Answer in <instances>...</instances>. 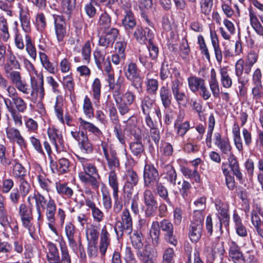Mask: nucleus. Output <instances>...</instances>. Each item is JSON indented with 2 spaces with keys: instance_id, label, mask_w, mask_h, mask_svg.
Returning <instances> with one entry per match:
<instances>
[{
  "instance_id": "1",
  "label": "nucleus",
  "mask_w": 263,
  "mask_h": 263,
  "mask_svg": "<svg viewBox=\"0 0 263 263\" xmlns=\"http://www.w3.org/2000/svg\"><path fill=\"white\" fill-rule=\"evenodd\" d=\"M61 257L57 246L51 242L47 246L46 257L49 263H71V257L65 245H60Z\"/></svg>"
},
{
  "instance_id": "2",
  "label": "nucleus",
  "mask_w": 263,
  "mask_h": 263,
  "mask_svg": "<svg viewBox=\"0 0 263 263\" xmlns=\"http://www.w3.org/2000/svg\"><path fill=\"white\" fill-rule=\"evenodd\" d=\"M114 228L118 237H121L125 234H131L133 231V219L127 209L123 210L121 219L116 222Z\"/></svg>"
},
{
  "instance_id": "3",
  "label": "nucleus",
  "mask_w": 263,
  "mask_h": 263,
  "mask_svg": "<svg viewBox=\"0 0 263 263\" xmlns=\"http://www.w3.org/2000/svg\"><path fill=\"white\" fill-rule=\"evenodd\" d=\"M101 146L108 168L110 170V171H115L120 166V162L117 157L116 151L111 144L105 141H101Z\"/></svg>"
},
{
  "instance_id": "4",
  "label": "nucleus",
  "mask_w": 263,
  "mask_h": 263,
  "mask_svg": "<svg viewBox=\"0 0 263 263\" xmlns=\"http://www.w3.org/2000/svg\"><path fill=\"white\" fill-rule=\"evenodd\" d=\"M175 79L171 83V90L173 97L178 105H183L187 100V96L185 92L181 90L182 85V78L180 72L175 70Z\"/></svg>"
},
{
  "instance_id": "5",
  "label": "nucleus",
  "mask_w": 263,
  "mask_h": 263,
  "mask_svg": "<svg viewBox=\"0 0 263 263\" xmlns=\"http://www.w3.org/2000/svg\"><path fill=\"white\" fill-rule=\"evenodd\" d=\"M140 72L137 64L133 62H130L125 69L126 78L130 82L132 86L137 89L141 88L142 84Z\"/></svg>"
},
{
  "instance_id": "6",
  "label": "nucleus",
  "mask_w": 263,
  "mask_h": 263,
  "mask_svg": "<svg viewBox=\"0 0 263 263\" xmlns=\"http://www.w3.org/2000/svg\"><path fill=\"white\" fill-rule=\"evenodd\" d=\"M6 77L15 85L16 89L24 95H28L30 89L25 80H22L21 73L18 71L11 70L5 72Z\"/></svg>"
},
{
  "instance_id": "7",
  "label": "nucleus",
  "mask_w": 263,
  "mask_h": 263,
  "mask_svg": "<svg viewBox=\"0 0 263 263\" xmlns=\"http://www.w3.org/2000/svg\"><path fill=\"white\" fill-rule=\"evenodd\" d=\"M18 214L21 218L22 224L26 228L33 237V231L32 230V221L33 220L32 208L27 205L25 203H21L18 208Z\"/></svg>"
},
{
  "instance_id": "8",
  "label": "nucleus",
  "mask_w": 263,
  "mask_h": 263,
  "mask_svg": "<svg viewBox=\"0 0 263 263\" xmlns=\"http://www.w3.org/2000/svg\"><path fill=\"white\" fill-rule=\"evenodd\" d=\"M72 137L78 142L81 150L86 153H91L93 151L92 144L89 141L86 132L71 131L70 132Z\"/></svg>"
},
{
  "instance_id": "9",
  "label": "nucleus",
  "mask_w": 263,
  "mask_h": 263,
  "mask_svg": "<svg viewBox=\"0 0 263 263\" xmlns=\"http://www.w3.org/2000/svg\"><path fill=\"white\" fill-rule=\"evenodd\" d=\"M44 210L45 211V216L49 229L56 235H58V231L55 227V215L57 211V204L54 199L49 197L46 206L43 210Z\"/></svg>"
},
{
  "instance_id": "10",
  "label": "nucleus",
  "mask_w": 263,
  "mask_h": 263,
  "mask_svg": "<svg viewBox=\"0 0 263 263\" xmlns=\"http://www.w3.org/2000/svg\"><path fill=\"white\" fill-rule=\"evenodd\" d=\"M158 226L160 230L164 232V239L168 243L176 246L178 240L174 233V227L172 223L168 219H164L158 222Z\"/></svg>"
},
{
  "instance_id": "11",
  "label": "nucleus",
  "mask_w": 263,
  "mask_h": 263,
  "mask_svg": "<svg viewBox=\"0 0 263 263\" xmlns=\"http://www.w3.org/2000/svg\"><path fill=\"white\" fill-rule=\"evenodd\" d=\"M216 207L220 216H219L218 222L215 224V229L216 231H219L221 234L223 233L222 224L226 228L229 226L230 217L228 214V207L227 205L221 203H216Z\"/></svg>"
},
{
  "instance_id": "12",
  "label": "nucleus",
  "mask_w": 263,
  "mask_h": 263,
  "mask_svg": "<svg viewBox=\"0 0 263 263\" xmlns=\"http://www.w3.org/2000/svg\"><path fill=\"white\" fill-rule=\"evenodd\" d=\"M144 203L146 206L145 211L147 217L154 215L157 208V202L155 199L152 191L149 189L145 190L143 194Z\"/></svg>"
},
{
  "instance_id": "13",
  "label": "nucleus",
  "mask_w": 263,
  "mask_h": 263,
  "mask_svg": "<svg viewBox=\"0 0 263 263\" xmlns=\"http://www.w3.org/2000/svg\"><path fill=\"white\" fill-rule=\"evenodd\" d=\"M119 31L115 28L108 30H103V33L99 37V45L107 48L111 47L116 40Z\"/></svg>"
},
{
  "instance_id": "14",
  "label": "nucleus",
  "mask_w": 263,
  "mask_h": 263,
  "mask_svg": "<svg viewBox=\"0 0 263 263\" xmlns=\"http://www.w3.org/2000/svg\"><path fill=\"white\" fill-rule=\"evenodd\" d=\"M143 179L144 185L149 187L159 181L158 172L153 165L145 164L144 169Z\"/></svg>"
},
{
  "instance_id": "15",
  "label": "nucleus",
  "mask_w": 263,
  "mask_h": 263,
  "mask_svg": "<svg viewBox=\"0 0 263 263\" xmlns=\"http://www.w3.org/2000/svg\"><path fill=\"white\" fill-rule=\"evenodd\" d=\"M124 178L126 180L124 186V192L128 196L131 195L133 187L137 185L139 179L137 173L133 170H128L126 171Z\"/></svg>"
},
{
  "instance_id": "16",
  "label": "nucleus",
  "mask_w": 263,
  "mask_h": 263,
  "mask_svg": "<svg viewBox=\"0 0 263 263\" xmlns=\"http://www.w3.org/2000/svg\"><path fill=\"white\" fill-rule=\"evenodd\" d=\"M53 17L57 40L59 42H63L67 35L66 24L64 17L62 15H54Z\"/></svg>"
},
{
  "instance_id": "17",
  "label": "nucleus",
  "mask_w": 263,
  "mask_h": 263,
  "mask_svg": "<svg viewBox=\"0 0 263 263\" xmlns=\"http://www.w3.org/2000/svg\"><path fill=\"white\" fill-rule=\"evenodd\" d=\"M214 144L220 149L222 155L227 156L233 154L232 152V146L229 139H222L221 135L219 133L216 132L214 135Z\"/></svg>"
},
{
  "instance_id": "18",
  "label": "nucleus",
  "mask_w": 263,
  "mask_h": 263,
  "mask_svg": "<svg viewBox=\"0 0 263 263\" xmlns=\"http://www.w3.org/2000/svg\"><path fill=\"white\" fill-rule=\"evenodd\" d=\"M4 103L7 110H15V111L25 112L27 109V102L20 96L15 99L9 100L8 98L4 99Z\"/></svg>"
},
{
  "instance_id": "19",
  "label": "nucleus",
  "mask_w": 263,
  "mask_h": 263,
  "mask_svg": "<svg viewBox=\"0 0 263 263\" xmlns=\"http://www.w3.org/2000/svg\"><path fill=\"white\" fill-rule=\"evenodd\" d=\"M229 259L234 263H245V259L239 246L234 241L229 245Z\"/></svg>"
},
{
  "instance_id": "20",
  "label": "nucleus",
  "mask_w": 263,
  "mask_h": 263,
  "mask_svg": "<svg viewBox=\"0 0 263 263\" xmlns=\"http://www.w3.org/2000/svg\"><path fill=\"white\" fill-rule=\"evenodd\" d=\"M19 8V18L23 30L28 33L31 31L30 16L29 9L27 6L21 4H18Z\"/></svg>"
},
{
  "instance_id": "21",
  "label": "nucleus",
  "mask_w": 263,
  "mask_h": 263,
  "mask_svg": "<svg viewBox=\"0 0 263 263\" xmlns=\"http://www.w3.org/2000/svg\"><path fill=\"white\" fill-rule=\"evenodd\" d=\"M134 36L136 40L141 44H146V41L152 40L153 37V33L152 30L148 27L143 29L140 26H137L134 32Z\"/></svg>"
},
{
  "instance_id": "22",
  "label": "nucleus",
  "mask_w": 263,
  "mask_h": 263,
  "mask_svg": "<svg viewBox=\"0 0 263 263\" xmlns=\"http://www.w3.org/2000/svg\"><path fill=\"white\" fill-rule=\"evenodd\" d=\"M47 133L49 139L57 151L61 147H63L64 140L61 132L54 127H49L48 129Z\"/></svg>"
},
{
  "instance_id": "23",
  "label": "nucleus",
  "mask_w": 263,
  "mask_h": 263,
  "mask_svg": "<svg viewBox=\"0 0 263 263\" xmlns=\"http://www.w3.org/2000/svg\"><path fill=\"white\" fill-rule=\"evenodd\" d=\"M85 205L91 210L92 217L95 221L100 222L104 219V213L99 208L96 206V203L90 198H85Z\"/></svg>"
},
{
  "instance_id": "24",
  "label": "nucleus",
  "mask_w": 263,
  "mask_h": 263,
  "mask_svg": "<svg viewBox=\"0 0 263 263\" xmlns=\"http://www.w3.org/2000/svg\"><path fill=\"white\" fill-rule=\"evenodd\" d=\"M175 70L180 72L179 70L176 67L172 68L171 65L165 60L161 64L160 69L159 76L162 81H165L167 78H170L171 79V82L175 79L174 75Z\"/></svg>"
},
{
  "instance_id": "25",
  "label": "nucleus",
  "mask_w": 263,
  "mask_h": 263,
  "mask_svg": "<svg viewBox=\"0 0 263 263\" xmlns=\"http://www.w3.org/2000/svg\"><path fill=\"white\" fill-rule=\"evenodd\" d=\"M65 232L68 239L69 247L74 252H77L78 250V246L74 239L76 232L74 226L71 222L67 223L65 225Z\"/></svg>"
},
{
  "instance_id": "26",
  "label": "nucleus",
  "mask_w": 263,
  "mask_h": 263,
  "mask_svg": "<svg viewBox=\"0 0 263 263\" xmlns=\"http://www.w3.org/2000/svg\"><path fill=\"white\" fill-rule=\"evenodd\" d=\"M110 243V236L107 230L106 226H104L101 231L99 250L102 256L106 254L107 249Z\"/></svg>"
},
{
  "instance_id": "27",
  "label": "nucleus",
  "mask_w": 263,
  "mask_h": 263,
  "mask_svg": "<svg viewBox=\"0 0 263 263\" xmlns=\"http://www.w3.org/2000/svg\"><path fill=\"white\" fill-rule=\"evenodd\" d=\"M5 197L0 193V224L4 228L9 226L10 217L6 209Z\"/></svg>"
},
{
  "instance_id": "28",
  "label": "nucleus",
  "mask_w": 263,
  "mask_h": 263,
  "mask_svg": "<svg viewBox=\"0 0 263 263\" xmlns=\"http://www.w3.org/2000/svg\"><path fill=\"white\" fill-rule=\"evenodd\" d=\"M159 97L161 103L165 109L170 107L172 100L171 92L168 88L167 85L162 86L159 91Z\"/></svg>"
},
{
  "instance_id": "29",
  "label": "nucleus",
  "mask_w": 263,
  "mask_h": 263,
  "mask_svg": "<svg viewBox=\"0 0 263 263\" xmlns=\"http://www.w3.org/2000/svg\"><path fill=\"white\" fill-rule=\"evenodd\" d=\"M33 199L35 200V208L37 213V219L40 221L43 218L42 211L46 206L48 200H46L45 197L39 192L33 194Z\"/></svg>"
},
{
  "instance_id": "30",
  "label": "nucleus",
  "mask_w": 263,
  "mask_h": 263,
  "mask_svg": "<svg viewBox=\"0 0 263 263\" xmlns=\"http://www.w3.org/2000/svg\"><path fill=\"white\" fill-rule=\"evenodd\" d=\"M203 224L191 223L189 236L192 242H197L201 238Z\"/></svg>"
},
{
  "instance_id": "31",
  "label": "nucleus",
  "mask_w": 263,
  "mask_h": 263,
  "mask_svg": "<svg viewBox=\"0 0 263 263\" xmlns=\"http://www.w3.org/2000/svg\"><path fill=\"white\" fill-rule=\"evenodd\" d=\"M233 221L236 234L241 237H246L248 235L247 228L243 224L240 217L235 212L233 214Z\"/></svg>"
},
{
  "instance_id": "32",
  "label": "nucleus",
  "mask_w": 263,
  "mask_h": 263,
  "mask_svg": "<svg viewBox=\"0 0 263 263\" xmlns=\"http://www.w3.org/2000/svg\"><path fill=\"white\" fill-rule=\"evenodd\" d=\"M78 121L79 123V129L81 128L82 129L87 130L97 137H99L102 135L101 130L92 123L87 122L82 118H79L78 119Z\"/></svg>"
},
{
  "instance_id": "33",
  "label": "nucleus",
  "mask_w": 263,
  "mask_h": 263,
  "mask_svg": "<svg viewBox=\"0 0 263 263\" xmlns=\"http://www.w3.org/2000/svg\"><path fill=\"white\" fill-rule=\"evenodd\" d=\"M155 100L145 95L141 98L140 108L143 114H151L154 108Z\"/></svg>"
},
{
  "instance_id": "34",
  "label": "nucleus",
  "mask_w": 263,
  "mask_h": 263,
  "mask_svg": "<svg viewBox=\"0 0 263 263\" xmlns=\"http://www.w3.org/2000/svg\"><path fill=\"white\" fill-rule=\"evenodd\" d=\"M53 165L50 166L52 171V172H54V170H55L58 173L60 174H64L67 172L69 171V167L70 165V162L69 160L65 158H60L58 162H56L53 160Z\"/></svg>"
},
{
  "instance_id": "35",
  "label": "nucleus",
  "mask_w": 263,
  "mask_h": 263,
  "mask_svg": "<svg viewBox=\"0 0 263 263\" xmlns=\"http://www.w3.org/2000/svg\"><path fill=\"white\" fill-rule=\"evenodd\" d=\"M210 37L216 61L219 63H221L222 60V53L219 46L218 39L216 32L211 31Z\"/></svg>"
},
{
  "instance_id": "36",
  "label": "nucleus",
  "mask_w": 263,
  "mask_h": 263,
  "mask_svg": "<svg viewBox=\"0 0 263 263\" xmlns=\"http://www.w3.org/2000/svg\"><path fill=\"white\" fill-rule=\"evenodd\" d=\"M7 138L11 141H16L20 146L25 144V140L21 136L18 129L14 127H10L6 130Z\"/></svg>"
},
{
  "instance_id": "37",
  "label": "nucleus",
  "mask_w": 263,
  "mask_h": 263,
  "mask_svg": "<svg viewBox=\"0 0 263 263\" xmlns=\"http://www.w3.org/2000/svg\"><path fill=\"white\" fill-rule=\"evenodd\" d=\"M79 177L82 182L90 184L92 189L95 190H98L100 184L99 175L89 177L87 175H83V173H81L79 174Z\"/></svg>"
},
{
  "instance_id": "38",
  "label": "nucleus",
  "mask_w": 263,
  "mask_h": 263,
  "mask_svg": "<svg viewBox=\"0 0 263 263\" xmlns=\"http://www.w3.org/2000/svg\"><path fill=\"white\" fill-rule=\"evenodd\" d=\"M113 97L114 99H120L121 102L131 105L135 101L136 96L133 92L130 91H127L124 94L121 95L120 90H118L114 91Z\"/></svg>"
},
{
  "instance_id": "39",
  "label": "nucleus",
  "mask_w": 263,
  "mask_h": 263,
  "mask_svg": "<svg viewBox=\"0 0 263 263\" xmlns=\"http://www.w3.org/2000/svg\"><path fill=\"white\" fill-rule=\"evenodd\" d=\"M232 135L235 146L239 152L243 149L242 140L240 136V128L237 123H234L232 127Z\"/></svg>"
},
{
  "instance_id": "40",
  "label": "nucleus",
  "mask_w": 263,
  "mask_h": 263,
  "mask_svg": "<svg viewBox=\"0 0 263 263\" xmlns=\"http://www.w3.org/2000/svg\"><path fill=\"white\" fill-rule=\"evenodd\" d=\"M180 171L185 177L193 180L196 183L201 182L200 175L197 168H195L194 170H192L187 167L182 166Z\"/></svg>"
},
{
  "instance_id": "41",
  "label": "nucleus",
  "mask_w": 263,
  "mask_h": 263,
  "mask_svg": "<svg viewBox=\"0 0 263 263\" xmlns=\"http://www.w3.org/2000/svg\"><path fill=\"white\" fill-rule=\"evenodd\" d=\"M12 165V175L15 178H23L26 176V170L25 168L16 159H11Z\"/></svg>"
},
{
  "instance_id": "42",
  "label": "nucleus",
  "mask_w": 263,
  "mask_h": 263,
  "mask_svg": "<svg viewBox=\"0 0 263 263\" xmlns=\"http://www.w3.org/2000/svg\"><path fill=\"white\" fill-rule=\"evenodd\" d=\"M136 21L131 11H127L122 20V25L125 30L129 32L136 27Z\"/></svg>"
},
{
  "instance_id": "43",
  "label": "nucleus",
  "mask_w": 263,
  "mask_h": 263,
  "mask_svg": "<svg viewBox=\"0 0 263 263\" xmlns=\"http://www.w3.org/2000/svg\"><path fill=\"white\" fill-rule=\"evenodd\" d=\"M111 24V19L110 15L106 12L100 14L99 17L97 25L103 30H109Z\"/></svg>"
},
{
  "instance_id": "44",
  "label": "nucleus",
  "mask_w": 263,
  "mask_h": 263,
  "mask_svg": "<svg viewBox=\"0 0 263 263\" xmlns=\"http://www.w3.org/2000/svg\"><path fill=\"white\" fill-rule=\"evenodd\" d=\"M160 230L158 226V221L153 222L149 231V235L152 238V242L154 246H158L160 240Z\"/></svg>"
},
{
  "instance_id": "45",
  "label": "nucleus",
  "mask_w": 263,
  "mask_h": 263,
  "mask_svg": "<svg viewBox=\"0 0 263 263\" xmlns=\"http://www.w3.org/2000/svg\"><path fill=\"white\" fill-rule=\"evenodd\" d=\"M18 69H20V64L15 56L11 52L8 56L7 62L4 65V71L6 72Z\"/></svg>"
},
{
  "instance_id": "46",
  "label": "nucleus",
  "mask_w": 263,
  "mask_h": 263,
  "mask_svg": "<svg viewBox=\"0 0 263 263\" xmlns=\"http://www.w3.org/2000/svg\"><path fill=\"white\" fill-rule=\"evenodd\" d=\"M258 55L255 51H250L246 57L245 73L248 74L251 72L253 66L257 62Z\"/></svg>"
},
{
  "instance_id": "47",
  "label": "nucleus",
  "mask_w": 263,
  "mask_h": 263,
  "mask_svg": "<svg viewBox=\"0 0 263 263\" xmlns=\"http://www.w3.org/2000/svg\"><path fill=\"white\" fill-rule=\"evenodd\" d=\"M220 82L222 86L226 88H229L232 85V80L228 72L227 67L220 68Z\"/></svg>"
},
{
  "instance_id": "48",
  "label": "nucleus",
  "mask_w": 263,
  "mask_h": 263,
  "mask_svg": "<svg viewBox=\"0 0 263 263\" xmlns=\"http://www.w3.org/2000/svg\"><path fill=\"white\" fill-rule=\"evenodd\" d=\"M91 90L94 103H99L101 93V83L99 78L94 79L91 85Z\"/></svg>"
},
{
  "instance_id": "49",
  "label": "nucleus",
  "mask_w": 263,
  "mask_h": 263,
  "mask_svg": "<svg viewBox=\"0 0 263 263\" xmlns=\"http://www.w3.org/2000/svg\"><path fill=\"white\" fill-rule=\"evenodd\" d=\"M39 57L42 66L51 74H55V68L53 63L49 60L48 56L44 52H40Z\"/></svg>"
},
{
  "instance_id": "50",
  "label": "nucleus",
  "mask_w": 263,
  "mask_h": 263,
  "mask_svg": "<svg viewBox=\"0 0 263 263\" xmlns=\"http://www.w3.org/2000/svg\"><path fill=\"white\" fill-rule=\"evenodd\" d=\"M63 103L62 101V97L58 95L56 97L55 105L54 106V110L57 118L60 122L64 124V120L63 118Z\"/></svg>"
},
{
  "instance_id": "51",
  "label": "nucleus",
  "mask_w": 263,
  "mask_h": 263,
  "mask_svg": "<svg viewBox=\"0 0 263 263\" xmlns=\"http://www.w3.org/2000/svg\"><path fill=\"white\" fill-rule=\"evenodd\" d=\"M215 125V120L213 114H211L208 119V128L205 142L208 147H212V137Z\"/></svg>"
},
{
  "instance_id": "52",
  "label": "nucleus",
  "mask_w": 263,
  "mask_h": 263,
  "mask_svg": "<svg viewBox=\"0 0 263 263\" xmlns=\"http://www.w3.org/2000/svg\"><path fill=\"white\" fill-rule=\"evenodd\" d=\"M106 106L108 110L109 117L111 122L114 125H120L117 110L115 104L111 102H107L106 103Z\"/></svg>"
},
{
  "instance_id": "53",
  "label": "nucleus",
  "mask_w": 263,
  "mask_h": 263,
  "mask_svg": "<svg viewBox=\"0 0 263 263\" xmlns=\"http://www.w3.org/2000/svg\"><path fill=\"white\" fill-rule=\"evenodd\" d=\"M156 191L159 197L164 200L168 204L172 205V202L168 198V190L163 183L159 182V181L156 183Z\"/></svg>"
},
{
  "instance_id": "54",
  "label": "nucleus",
  "mask_w": 263,
  "mask_h": 263,
  "mask_svg": "<svg viewBox=\"0 0 263 263\" xmlns=\"http://www.w3.org/2000/svg\"><path fill=\"white\" fill-rule=\"evenodd\" d=\"M83 111L84 115L88 119H91L94 117V110L92 102L87 96H85L84 99Z\"/></svg>"
},
{
  "instance_id": "55",
  "label": "nucleus",
  "mask_w": 263,
  "mask_h": 263,
  "mask_svg": "<svg viewBox=\"0 0 263 263\" xmlns=\"http://www.w3.org/2000/svg\"><path fill=\"white\" fill-rule=\"evenodd\" d=\"M37 181L39 186L43 191L46 193H49L51 190L52 182L45 176L42 175H38L37 176Z\"/></svg>"
},
{
  "instance_id": "56",
  "label": "nucleus",
  "mask_w": 263,
  "mask_h": 263,
  "mask_svg": "<svg viewBox=\"0 0 263 263\" xmlns=\"http://www.w3.org/2000/svg\"><path fill=\"white\" fill-rule=\"evenodd\" d=\"M250 24L255 32L260 36H263V26L259 22L257 16L253 13H249Z\"/></svg>"
},
{
  "instance_id": "57",
  "label": "nucleus",
  "mask_w": 263,
  "mask_h": 263,
  "mask_svg": "<svg viewBox=\"0 0 263 263\" xmlns=\"http://www.w3.org/2000/svg\"><path fill=\"white\" fill-rule=\"evenodd\" d=\"M129 149L135 156L140 157L144 151V146L141 140H137L130 143Z\"/></svg>"
},
{
  "instance_id": "58",
  "label": "nucleus",
  "mask_w": 263,
  "mask_h": 263,
  "mask_svg": "<svg viewBox=\"0 0 263 263\" xmlns=\"http://www.w3.org/2000/svg\"><path fill=\"white\" fill-rule=\"evenodd\" d=\"M204 83V80L201 78L194 77L188 78L189 88L193 92H197Z\"/></svg>"
},
{
  "instance_id": "59",
  "label": "nucleus",
  "mask_w": 263,
  "mask_h": 263,
  "mask_svg": "<svg viewBox=\"0 0 263 263\" xmlns=\"http://www.w3.org/2000/svg\"><path fill=\"white\" fill-rule=\"evenodd\" d=\"M106 52L104 49H96L93 52L95 63L100 70L102 69V63L106 59Z\"/></svg>"
},
{
  "instance_id": "60",
  "label": "nucleus",
  "mask_w": 263,
  "mask_h": 263,
  "mask_svg": "<svg viewBox=\"0 0 263 263\" xmlns=\"http://www.w3.org/2000/svg\"><path fill=\"white\" fill-rule=\"evenodd\" d=\"M55 187L59 195L65 196L67 198H70L73 194L72 189L65 183H56Z\"/></svg>"
},
{
  "instance_id": "61",
  "label": "nucleus",
  "mask_w": 263,
  "mask_h": 263,
  "mask_svg": "<svg viewBox=\"0 0 263 263\" xmlns=\"http://www.w3.org/2000/svg\"><path fill=\"white\" fill-rule=\"evenodd\" d=\"M91 53V44L89 41H86L81 49V54L83 63L89 64Z\"/></svg>"
},
{
  "instance_id": "62",
  "label": "nucleus",
  "mask_w": 263,
  "mask_h": 263,
  "mask_svg": "<svg viewBox=\"0 0 263 263\" xmlns=\"http://www.w3.org/2000/svg\"><path fill=\"white\" fill-rule=\"evenodd\" d=\"M26 50L29 55L33 60H35L37 56L36 50L35 46L33 44L30 36L26 34Z\"/></svg>"
},
{
  "instance_id": "63",
  "label": "nucleus",
  "mask_w": 263,
  "mask_h": 263,
  "mask_svg": "<svg viewBox=\"0 0 263 263\" xmlns=\"http://www.w3.org/2000/svg\"><path fill=\"white\" fill-rule=\"evenodd\" d=\"M76 0H61V9L62 12L69 16L71 12L74 10Z\"/></svg>"
},
{
  "instance_id": "64",
  "label": "nucleus",
  "mask_w": 263,
  "mask_h": 263,
  "mask_svg": "<svg viewBox=\"0 0 263 263\" xmlns=\"http://www.w3.org/2000/svg\"><path fill=\"white\" fill-rule=\"evenodd\" d=\"M174 128L177 130V134L181 137H183L190 128V124L189 121L183 123H178V120L174 124Z\"/></svg>"
}]
</instances>
